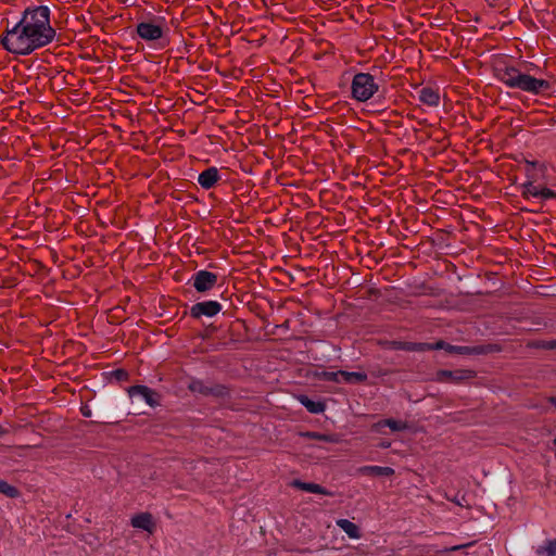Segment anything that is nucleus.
Masks as SVG:
<instances>
[{"instance_id":"1","label":"nucleus","mask_w":556,"mask_h":556,"mask_svg":"<svg viewBox=\"0 0 556 556\" xmlns=\"http://www.w3.org/2000/svg\"><path fill=\"white\" fill-rule=\"evenodd\" d=\"M55 30L46 5L26 9L18 23L8 29L1 43L11 53L27 55L53 41Z\"/></svg>"},{"instance_id":"2","label":"nucleus","mask_w":556,"mask_h":556,"mask_svg":"<svg viewBox=\"0 0 556 556\" xmlns=\"http://www.w3.org/2000/svg\"><path fill=\"white\" fill-rule=\"evenodd\" d=\"M497 77L507 87L520 89L531 94H541L552 89V84L547 79L533 77L514 66L498 70Z\"/></svg>"},{"instance_id":"3","label":"nucleus","mask_w":556,"mask_h":556,"mask_svg":"<svg viewBox=\"0 0 556 556\" xmlns=\"http://www.w3.org/2000/svg\"><path fill=\"white\" fill-rule=\"evenodd\" d=\"M166 29V21L161 16L142 20L136 26L137 35L147 42L160 41L163 39Z\"/></svg>"},{"instance_id":"4","label":"nucleus","mask_w":556,"mask_h":556,"mask_svg":"<svg viewBox=\"0 0 556 556\" xmlns=\"http://www.w3.org/2000/svg\"><path fill=\"white\" fill-rule=\"evenodd\" d=\"M379 86L372 75L368 73H357L352 80L351 91L352 98L365 102L374 97Z\"/></svg>"},{"instance_id":"5","label":"nucleus","mask_w":556,"mask_h":556,"mask_svg":"<svg viewBox=\"0 0 556 556\" xmlns=\"http://www.w3.org/2000/svg\"><path fill=\"white\" fill-rule=\"evenodd\" d=\"M217 275L208 270H199L192 276V285L198 292L212 290L217 283Z\"/></svg>"},{"instance_id":"6","label":"nucleus","mask_w":556,"mask_h":556,"mask_svg":"<svg viewBox=\"0 0 556 556\" xmlns=\"http://www.w3.org/2000/svg\"><path fill=\"white\" fill-rule=\"evenodd\" d=\"M128 392L134 401H142L150 406L159 404V395L146 386H134Z\"/></svg>"},{"instance_id":"7","label":"nucleus","mask_w":556,"mask_h":556,"mask_svg":"<svg viewBox=\"0 0 556 556\" xmlns=\"http://www.w3.org/2000/svg\"><path fill=\"white\" fill-rule=\"evenodd\" d=\"M222 311V305L217 301H204L194 304L191 307V316L199 318L201 316L213 317Z\"/></svg>"},{"instance_id":"8","label":"nucleus","mask_w":556,"mask_h":556,"mask_svg":"<svg viewBox=\"0 0 556 556\" xmlns=\"http://www.w3.org/2000/svg\"><path fill=\"white\" fill-rule=\"evenodd\" d=\"M219 179L220 176L218 169L212 166L199 175L198 182L203 189L208 190L213 188L219 181Z\"/></svg>"},{"instance_id":"9","label":"nucleus","mask_w":556,"mask_h":556,"mask_svg":"<svg viewBox=\"0 0 556 556\" xmlns=\"http://www.w3.org/2000/svg\"><path fill=\"white\" fill-rule=\"evenodd\" d=\"M131 526L137 529L144 530L149 533L154 531L155 525L152 516L148 513H141L131 518Z\"/></svg>"},{"instance_id":"10","label":"nucleus","mask_w":556,"mask_h":556,"mask_svg":"<svg viewBox=\"0 0 556 556\" xmlns=\"http://www.w3.org/2000/svg\"><path fill=\"white\" fill-rule=\"evenodd\" d=\"M527 177H528V180L526 182H523L521 186V188H522L521 194L525 199H531V198L538 199L541 186L535 185L534 177L531 174L529 168L527 169Z\"/></svg>"},{"instance_id":"11","label":"nucleus","mask_w":556,"mask_h":556,"mask_svg":"<svg viewBox=\"0 0 556 556\" xmlns=\"http://www.w3.org/2000/svg\"><path fill=\"white\" fill-rule=\"evenodd\" d=\"M419 101L428 106H437L440 102L439 91L431 87H424L419 91Z\"/></svg>"},{"instance_id":"12","label":"nucleus","mask_w":556,"mask_h":556,"mask_svg":"<svg viewBox=\"0 0 556 556\" xmlns=\"http://www.w3.org/2000/svg\"><path fill=\"white\" fill-rule=\"evenodd\" d=\"M331 376L337 381H345V382H361L366 379V375H364L362 372L338 371V372H332Z\"/></svg>"},{"instance_id":"13","label":"nucleus","mask_w":556,"mask_h":556,"mask_svg":"<svg viewBox=\"0 0 556 556\" xmlns=\"http://www.w3.org/2000/svg\"><path fill=\"white\" fill-rule=\"evenodd\" d=\"M383 427H389L392 431H401L406 429L407 425L405 421L395 419H386L377 422L374 428L376 431L381 432Z\"/></svg>"},{"instance_id":"14","label":"nucleus","mask_w":556,"mask_h":556,"mask_svg":"<svg viewBox=\"0 0 556 556\" xmlns=\"http://www.w3.org/2000/svg\"><path fill=\"white\" fill-rule=\"evenodd\" d=\"M337 525L340 529H342L351 539H358L361 536L358 527L348 520V519H339Z\"/></svg>"},{"instance_id":"15","label":"nucleus","mask_w":556,"mask_h":556,"mask_svg":"<svg viewBox=\"0 0 556 556\" xmlns=\"http://www.w3.org/2000/svg\"><path fill=\"white\" fill-rule=\"evenodd\" d=\"M294 485L303 491L315 493V494H329L323 486L316 483H306L301 481H295Z\"/></svg>"},{"instance_id":"16","label":"nucleus","mask_w":556,"mask_h":556,"mask_svg":"<svg viewBox=\"0 0 556 556\" xmlns=\"http://www.w3.org/2000/svg\"><path fill=\"white\" fill-rule=\"evenodd\" d=\"M364 473L374 476H392L394 470L391 467L366 466L362 469Z\"/></svg>"},{"instance_id":"17","label":"nucleus","mask_w":556,"mask_h":556,"mask_svg":"<svg viewBox=\"0 0 556 556\" xmlns=\"http://www.w3.org/2000/svg\"><path fill=\"white\" fill-rule=\"evenodd\" d=\"M301 403L307 408L308 412L314 414L323 413L325 409V405L321 402L312 401L306 396L301 397Z\"/></svg>"},{"instance_id":"18","label":"nucleus","mask_w":556,"mask_h":556,"mask_svg":"<svg viewBox=\"0 0 556 556\" xmlns=\"http://www.w3.org/2000/svg\"><path fill=\"white\" fill-rule=\"evenodd\" d=\"M540 556H556V539L545 542L536 549Z\"/></svg>"},{"instance_id":"19","label":"nucleus","mask_w":556,"mask_h":556,"mask_svg":"<svg viewBox=\"0 0 556 556\" xmlns=\"http://www.w3.org/2000/svg\"><path fill=\"white\" fill-rule=\"evenodd\" d=\"M301 435L303 438L320 440V441L330 442V443L338 442L337 438L331 434H323V433H318V432H303V433H301Z\"/></svg>"},{"instance_id":"20","label":"nucleus","mask_w":556,"mask_h":556,"mask_svg":"<svg viewBox=\"0 0 556 556\" xmlns=\"http://www.w3.org/2000/svg\"><path fill=\"white\" fill-rule=\"evenodd\" d=\"M0 493L10 498H15L20 495V491L15 486L9 484L3 480H0Z\"/></svg>"},{"instance_id":"21","label":"nucleus","mask_w":556,"mask_h":556,"mask_svg":"<svg viewBox=\"0 0 556 556\" xmlns=\"http://www.w3.org/2000/svg\"><path fill=\"white\" fill-rule=\"evenodd\" d=\"M538 199L542 201L556 199V191L546 187H541Z\"/></svg>"},{"instance_id":"22","label":"nucleus","mask_w":556,"mask_h":556,"mask_svg":"<svg viewBox=\"0 0 556 556\" xmlns=\"http://www.w3.org/2000/svg\"><path fill=\"white\" fill-rule=\"evenodd\" d=\"M443 348H445L444 343L443 342H438L434 346L430 345V344H410L407 349H410V350H416V349H419V350H424V349L431 350V349H443Z\"/></svg>"},{"instance_id":"23","label":"nucleus","mask_w":556,"mask_h":556,"mask_svg":"<svg viewBox=\"0 0 556 556\" xmlns=\"http://www.w3.org/2000/svg\"><path fill=\"white\" fill-rule=\"evenodd\" d=\"M463 350V348H455V346H450L448 345V351H456V352H460Z\"/></svg>"},{"instance_id":"24","label":"nucleus","mask_w":556,"mask_h":556,"mask_svg":"<svg viewBox=\"0 0 556 556\" xmlns=\"http://www.w3.org/2000/svg\"><path fill=\"white\" fill-rule=\"evenodd\" d=\"M83 415L86 416V417H89L90 416V412L89 410H83Z\"/></svg>"},{"instance_id":"25","label":"nucleus","mask_w":556,"mask_h":556,"mask_svg":"<svg viewBox=\"0 0 556 556\" xmlns=\"http://www.w3.org/2000/svg\"><path fill=\"white\" fill-rule=\"evenodd\" d=\"M443 376L453 377L452 372H443Z\"/></svg>"},{"instance_id":"26","label":"nucleus","mask_w":556,"mask_h":556,"mask_svg":"<svg viewBox=\"0 0 556 556\" xmlns=\"http://www.w3.org/2000/svg\"><path fill=\"white\" fill-rule=\"evenodd\" d=\"M551 402L556 406V396L551 399Z\"/></svg>"},{"instance_id":"27","label":"nucleus","mask_w":556,"mask_h":556,"mask_svg":"<svg viewBox=\"0 0 556 556\" xmlns=\"http://www.w3.org/2000/svg\"><path fill=\"white\" fill-rule=\"evenodd\" d=\"M534 165H535V163H530V162L528 163V166L533 167Z\"/></svg>"},{"instance_id":"28","label":"nucleus","mask_w":556,"mask_h":556,"mask_svg":"<svg viewBox=\"0 0 556 556\" xmlns=\"http://www.w3.org/2000/svg\"><path fill=\"white\" fill-rule=\"evenodd\" d=\"M2 434V427L0 426V435Z\"/></svg>"}]
</instances>
